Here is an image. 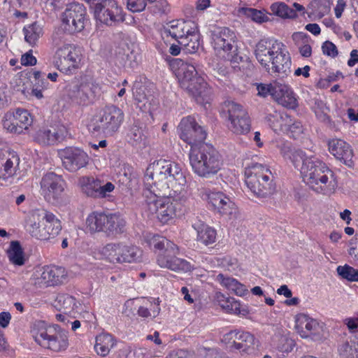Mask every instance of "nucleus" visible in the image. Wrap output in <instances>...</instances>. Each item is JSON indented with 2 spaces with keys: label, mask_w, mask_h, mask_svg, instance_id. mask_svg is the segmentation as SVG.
Instances as JSON below:
<instances>
[{
  "label": "nucleus",
  "mask_w": 358,
  "mask_h": 358,
  "mask_svg": "<svg viewBox=\"0 0 358 358\" xmlns=\"http://www.w3.org/2000/svg\"><path fill=\"white\" fill-rule=\"evenodd\" d=\"M338 350L342 358H358V342H343L339 345Z\"/></svg>",
  "instance_id": "obj_41"
},
{
  "label": "nucleus",
  "mask_w": 358,
  "mask_h": 358,
  "mask_svg": "<svg viewBox=\"0 0 358 358\" xmlns=\"http://www.w3.org/2000/svg\"><path fill=\"white\" fill-rule=\"evenodd\" d=\"M294 346L295 341L293 339L286 336H282L279 339L277 348L279 351L288 353L292 351Z\"/></svg>",
  "instance_id": "obj_47"
},
{
  "label": "nucleus",
  "mask_w": 358,
  "mask_h": 358,
  "mask_svg": "<svg viewBox=\"0 0 358 358\" xmlns=\"http://www.w3.org/2000/svg\"><path fill=\"white\" fill-rule=\"evenodd\" d=\"M178 43L187 48L190 52H195L199 46V34L197 26L195 27L194 33L188 34L182 41H178Z\"/></svg>",
  "instance_id": "obj_44"
},
{
  "label": "nucleus",
  "mask_w": 358,
  "mask_h": 358,
  "mask_svg": "<svg viewBox=\"0 0 358 358\" xmlns=\"http://www.w3.org/2000/svg\"><path fill=\"white\" fill-rule=\"evenodd\" d=\"M54 136H56L57 142L62 141L68 134V130L64 125L54 127Z\"/></svg>",
  "instance_id": "obj_57"
},
{
  "label": "nucleus",
  "mask_w": 358,
  "mask_h": 358,
  "mask_svg": "<svg viewBox=\"0 0 358 358\" xmlns=\"http://www.w3.org/2000/svg\"><path fill=\"white\" fill-rule=\"evenodd\" d=\"M322 52L329 57H335L338 55V50L335 44L329 41L323 43L322 45Z\"/></svg>",
  "instance_id": "obj_51"
},
{
  "label": "nucleus",
  "mask_w": 358,
  "mask_h": 358,
  "mask_svg": "<svg viewBox=\"0 0 358 358\" xmlns=\"http://www.w3.org/2000/svg\"><path fill=\"white\" fill-rule=\"evenodd\" d=\"M23 31L26 42L32 46L36 43L43 34L42 28L36 22L24 27Z\"/></svg>",
  "instance_id": "obj_39"
},
{
  "label": "nucleus",
  "mask_w": 358,
  "mask_h": 358,
  "mask_svg": "<svg viewBox=\"0 0 358 358\" xmlns=\"http://www.w3.org/2000/svg\"><path fill=\"white\" fill-rule=\"evenodd\" d=\"M222 113L228 119V127L232 132L244 134L250 131V119L241 105L234 101H226L222 106Z\"/></svg>",
  "instance_id": "obj_14"
},
{
  "label": "nucleus",
  "mask_w": 358,
  "mask_h": 358,
  "mask_svg": "<svg viewBox=\"0 0 358 358\" xmlns=\"http://www.w3.org/2000/svg\"><path fill=\"white\" fill-rule=\"evenodd\" d=\"M282 106L286 108L294 109L298 106L297 99L294 97L292 90L285 94L278 101Z\"/></svg>",
  "instance_id": "obj_48"
},
{
  "label": "nucleus",
  "mask_w": 358,
  "mask_h": 358,
  "mask_svg": "<svg viewBox=\"0 0 358 358\" xmlns=\"http://www.w3.org/2000/svg\"><path fill=\"white\" fill-rule=\"evenodd\" d=\"M338 275L343 279L350 282H358V269L345 264L338 266L336 268Z\"/></svg>",
  "instance_id": "obj_45"
},
{
  "label": "nucleus",
  "mask_w": 358,
  "mask_h": 358,
  "mask_svg": "<svg viewBox=\"0 0 358 358\" xmlns=\"http://www.w3.org/2000/svg\"><path fill=\"white\" fill-rule=\"evenodd\" d=\"M11 320V315L8 312L0 313V326L6 328L8 326Z\"/></svg>",
  "instance_id": "obj_59"
},
{
  "label": "nucleus",
  "mask_w": 358,
  "mask_h": 358,
  "mask_svg": "<svg viewBox=\"0 0 358 358\" xmlns=\"http://www.w3.org/2000/svg\"><path fill=\"white\" fill-rule=\"evenodd\" d=\"M245 184L251 192L259 198H266L275 192V183L269 168L259 163H252L245 170Z\"/></svg>",
  "instance_id": "obj_7"
},
{
  "label": "nucleus",
  "mask_w": 358,
  "mask_h": 358,
  "mask_svg": "<svg viewBox=\"0 0 358 358\" xmlns=\"http://www.w3.org/2000/svg\"><path fill=\"white\" fill-rule=\"evenodd\" d=\"M305 29L315 36L319 35L321 31L320 26L316 23L308 24Z\"/></svg>",
  "instance_id": "obj_63"
},
{
  "label": "nucleus",
  "mask_w": 358,
  "mask_h": 358,
  "mask_svg": "<svg viewBox=\"0 0 358 358\" xmlns=\"http://www.w3.org/2000/svg\"><path fill=\"white\" fill-rule=\"evenodd\" d=\"M208 203L214 210L221 216L231 219L236 216L237 208L231 199L221 192H211L208 194Z\"/></svg>",
  "instance_id": "obj_22"
},
{
  "label": "nucleus",
  "mask_w": 358,
  "mask_h": 358,
  "mask_svg": "<svg viewBox=\"0 0 358 358\" xmlns=\"http://www.w3.org/2000/svg\"><path fill=\"white\" fill-rule=\"evenodd\" d=\"M8 259L15 266H21L25 263L24 251L18 241H12L7 250Z\"/></svg>",
  "instance_id": "obj_37"
},
{
  "label": "nucleus",
  "mask_w": 358,
  "mask_h": 358,
  "mask_svg": "<svg viewBox=\"0 0 358 358\" xmlns=\"http://www.w3.org/2000/svg\"><path fill=\"white\" fill-rule=\"evenodd\" d=\"M64 31V28L58 29L52 34V43L55 47H57V48L62 46L64 44H67L65 40Z\"/></svg>",
  "instance_id": "obj_50"
},
{
  "label": "nucleus",
  "mask_w": 358,
  "mask_h": 358,
  "mask_svg": "<svg viewBox=\"0 0 358 358\" xmlns=\"http://www.w3.org/2000/svg\"><path fill=\"white\" fill-rule=\"evenodd\" d=\"M65 182L61 176L53 172L44 175L41 181V188L45 199L48 202H56L62 198Z\"/></svg>",
  "instance_id": "obj_18"
},
{
  "label": "nucleus",
  "mask_w": 358,
  "mask_h": 358,
  "mask_svg": "<svg viewBox=\"0 0 358 358\" xmlns=\"http://www.w3.org/2000/svg\"><path fill=\"white\" fill-rule=\"evenodd\" d=\"M299 47V52L302 57H309L311 56L312 48L308 43L300 45Z\"/></svg>",
  "instance_id": "obj_58"
},
{
  "label": "nucleus",
  "mask_w": 358,
  "mask_h": 358,
  "mask_svg": "<svg viewBox=\"0 0 358 358\" xmlns=\"http://www.w3.org/2000/svg\"><path fill=\"white\" fill-rule=\"evenodd\" d=\"M128 143L136 147H144L146 145V136L144 129L137 124H134L127 134Z\"/></svg>",
  "instance_id": "obj_33"
},
{
  "label": "nucleus",
  "mask_w": 358,
  "mask_h": 358,
  "mask_svg": "<svg viewBox=\"0 0 358 358\" xmlns=\"http://www.w3.org/2000/svg\"><path fill=\"white\" fill-rule=\"evenodd\" d=\"M36 62L37 59L33 56L31 50L26 52L21 57V64L23 66H34Z\"/></svg>",
  "instance_id": "obj_56"
},
{
  "label": "nucleus",
  "mask_w": 358,
  "mask_h": 358,
  "mask_svg": "<svg viewBox=\"0 0 358 358\" xmlns=\"http://www.w3.org/2000/svg\"><path fill=\"white\" fill-rule=\"evenodd\" d=\"M289 129L293 134L294 138H297L303 131L301 122L296 120L289 124Z\"/></svg>",
  "instance_id": "obj_55"
},
{
  "label": "nucleus",
  "mask_w": 358,
  "mask_h": 358,
  "mask_svg": "<svg viewBox=\"0 0 358 358\" xmlns=\"http://www.w3.org/2000/svg\"><path fill=\"white\" fill-rule=\"evenodd\" d=\"M116 345V340L110 334L102 333L96 336L94 349L99 355H108L112 348Z\"/></svg>",
  "instance_id": "obj_30"
},
{
  "label": "nucleus",
  "mask_w": 358,
  "mask_h": 358,
  "mask_svg": "<svg viewBox=\"0 0 358 358\" xmlns=\"http://www.w3.org/2000/svg\"><path fill=\"white\" fill-rule=\"evenodd\" d=\"M150 247L161 250L157 258V264L173 271H189L192 266L185 259L176 257L179 248L174 243L159 235H153L148 241Z\"/></svg>",
  "instance_id": "obj_6"
},
{
  "label": "nucleus",
  "mask_w": 358,
  "mask_h": 358,
  "mask_svg": "<svg viewBox=\"0 0 358 358\" xmlns=\"http://www.w3.org/2000/svg\"><path fill=\"white\" fill-rule=\"evenodd\" d=\"M19 164V157L16 155H12L10 157L6 159L3 164V169H0V178L6 180L12 177L15 173Z\"/></svg>",
  "instance_id": "obj_40"
},
{
  "label": "nucleus",
  "mask_w": 358,
  "mask_h": 358,
  "mask_svg": "<svg viewBox=\"0 0 358 358\" xmlns=\"http://www.w3.org/2000/svg\"><path fill=\"white\" fill-rule=\"evenodd\" d=\"M329 150L337 159L346 166H353V151L351 146L341 139H332L329 141Z\"/></svg>",
  "instance_id": "obj_24"
},
{
  "label": "nucleus",
  "mask_w": 358,
  "mask_h": 358,
  "mask_svg": "<svg viewBox=\"0 0 358 358\" xmlns=\"http://www.w3.org/2000/svg\"><path fill=\"white\" fill-rule=\"evenodd\" d=\"M196 26L195 22L191 20H173L164 24L160 31L163 38L171 36L178 41L194 33Z\"/></svg>",
  "instance_id": "obj_20"
},
{
  "label": "nucleus",
  "mask_w": 358,
  "mask_h": 358,
  "mask_svg": "<svg viewBox=\"0 0 358 358\" xmlns=\"http://www.w3.org/2000/svg\"><path fill=\"white\" fill-rule=\"evenodd\" d=\"M292 38L295 45L298 46L305 43H308L310 39L308 34L304 32H294L292 36Z\"/></svg>",
  "instance_id": "obj_54"
},
{
  "label": "nucleus",
  "mask_w": 358,
  "mask_h": 358,
  "mask_svg": "<svg viewBox=\"0 0 358 358\" xmlns=\"http://www.w3.org/2000/svg\"><path fill=\"white\" fill-rule=\"evenodd\" d=\"M33 118L28 110L17 108L13 113H8L4 116L3 127L13 133L21 134L32 124Z\"/></svg>",
  "instance_id": "obj_21"
},
{
  "label": "nucleus",
  "mask_w": 358,
  "mask_h": 358,
  "mask_svg": "<svg viewBox=\"0 0 358 358\" xmlns=\"http://www.w3.org/2000/svg\"><path fill=\"white\" fill-rule=\"evenodd\" d=\"M192 227L196 231L197 235L196 241L197 243L206 246L211 245L216 241V231L206 224L201 220L195 221L192 224Z\"/></svg>",
  "instance_id": "obj_27"
},
{
  "label": "nucleus",
  "mask_w": 358,
  "mask_h": 358,
  "mask_svg": "<svg viewBox=\"0 0 358 358\" xmlns=\"http://www.w3.org/2000/svg\"><path fill=\"white\" fill-rule=\"evenodd\" d=\"M95 14L97 20L109 26L115 25L125 20L122 8L118 6L115 1H109L106 6H97Z\"/></svg>",
  "instance_id": "obj_23"
},
{
  "label": "nucleus",
  "mask_w": 358,
  "mask_h": 358,
  "mask_svg": "<svg viewBox=\"0 0 358 358\" xmlns=\"http://www.w3.org/2000/svg\"><path fill=\"white\" fill-rule=\"evenodd\" d=\"M178 127L180 131V138L189 144L191 148L204 143L206 132L197 124L194 117L188 116L182 118Z\"/></svg>",
  "instance_id": "obj_17"
},
{
  "label": "nucleus",
  "mask_w": 358,
  "mask_h": 358,
  "mask_svg": "<svg viewBox=\"0 0 358 358\" xmlns=\"http://www.w3.org/2000/svg\"><path fill=\"white\" fill-rule=\"evenodd\" d=\"M189 159L193 171L203 178L215 175L222 164L218 151L207 143L192 146L189 150Z\"/></svg>",
  "instance_id": "obj_5"
},
{
  "label": "nucleus",
  "mask_w": 358,
  "mask_h": 358,
  "mask_svg": "<svg viewBox=\"0 0 358 358\" xmlns=\"http://www.w3.org/2000/svg\"><path fill=\"white\" fill-rule=\"evenodd\" d=\"M116 62L124 68L134 69L138 64L137 55L133 50L127 47L117 53Z\"/></svg>",
  "instance_id": "obj_36"
},
{
  "label": "nucleus",
  "mask_w": 358,
  "mask_h": 358,
  "mask_svg": "<svg viewBox=\"0 0 358 358\" xmlns=\"http://www.w3.org/2000/svg\"><path fill=\"white\" fill-rule=\"evenodd\" d=\"M271 12L282 18H294L296 17V10L289 8L285 3L277 2L271 6Z\"/></svg>",
  "instance_id": "obj_43"
},
{
  "label": "nucleus",
  "mask_w": 358,
  "mask_h": 358,
  "mask_svg": "<svg viewBox=\"0 0 358 358\" xmlns=\"http://www.w3.org/2000/svg\"><path fill=\"white\" fill-rule=\"evenodd\" d=\"M294 166L298 168L303 180L317 193L327 194L335 187L333 181V172L321 160L314 157H307L301 150H296L290 157Z\"/></svg>",
  "instance_id": "obj_2"
},
{
  "label": "nucleus",
  "mask_w": 358,
  "mask_h": 358,
  "mask_svg": "<svg viewBox=\"0 0 358 358\" xmlns=\"http://www.w3.org/2000/svg\"><path fill=\"white\" fill-rule=\"evenodd\" d=\"M250 13L252 18L254 21L258 22H262L264 21V19H263L264 15L261 11L257 10L254 8H250Z\"/></svg>",
  "instance_id": "obj_61"
},
{
  "label": "nucleus",
  "mask_w": 358,
  "mask_h": 358,
  "mask_svg": "<svg viewBox=\"0 0 358 358\" xmlns=\"http://www.w3.org/2000/svg\"><path fill=\"white\" fill-rule=\"evenodd\" d=\"M82 192L87 196L97 198L100 180L93 177L83 176L79 179Z\"/></svg>",
  "instance_id": "obj_35"
},
{
  "label": "nucleus",
  "mask_w": 358,
  "mask_h": 358,
  "mask_svg": "<svg viewBox=\"0 0 358 358\" xmlns=\"http://www.w3.org/2000/svg\"><path fill=\"white\" fill-rule=\"evenodd\" d=\"M216 279L222 286L225 287L237 296H243L248 293L245 285L234 278L225 276L222 273H220L217 275Z\"/></svg>",
  "instance_id": "obj_32"
},
{
  "label": "nucleus",
  "mask_w": 358,
  "mask_h": 358,
  "mask_svg": "<svg viewBox=\"0 0 358 358\" xmlns=\"http://www.w3.org/2000/svg\"><path fill=\"white\" fill-rule=\"evenodd\" d=\"M173 65L178 66L176 75L180 87L192 96L198 103H207L211 90L205 80L197 76L194 65L180 59H176Z\"/></svg>",
  "instance_id": "obj_4"
},
{
  "label": "nucleus",
  "mask_w": 358,
  "mask_h": 358,
  "mask_svg": "<svg viewBox=\"0 0 358 358\" xmlns=\"http://www.w3.org/2000/svg\"><path fill=\"white\" fill-rule=\"evenodd\" d=\"M66 273L62 267L47 266L41 274V278L49 286H54L62 283L65 279Z\"/></svg>",
  "instance_id": "obj_29"
},
{
  "label": "nucleus",
  "mask_w": 358,
  "mask_h": 358,
  "mask_svg": "<svg viewBox=\"0 0 358 358\" xmlns=\"http://www.w3.org/2000/svg\"><path fill=\"white\" fill-rule=\"evenodd\" d=\"M345 324L352 332L358 331V317L356 318H348L345 320Z\"/></svg>",
  "instance_id": "obj_60"
},
{
  "label": "nucleus",
  "mask_w": 358,
  "mask_h": 358,
  "mask_svg": "<svg viewBox=\"0 0 358 358\" xmlns=\"http://www.w3.org/2000/svg\"><path fill=\"white\" fill-rule=\"evenodd\" d=\"M282 43L273 39H262L257 45L255 55L258 62L268 73L284 78L290 72L291 57Z\"/></svg>",
  "instance_id": "obj_3"
},
{
  "label": "nucleus",
  "mask_w": 358,
  "mask_h": 358,
  "mask_svg": "<svg viewBox=\"0 0 358 358\" xmlns=\"http://www.w3.org/2000/svg\"><path fill=\"white\" fill-rule=\"evenodd\" d=\"M87 10L83 4L71 3L63 13V26L65 32L72 34L85 28Z\"/></svg>",
  "instance_id": "obj_15"
},
{
  "label": "nucleus",
  "mask_w": 358,
  "mask_h": 358,
  "mask_svg": "<svg viewBox=\"0 0 358 358\" xmlns=\"http://www.w3.org/2000/svg\"><path fill=\"white\" fill-rule=\"evenodd\" d=\"M271 87L273 90L272 96L278 101L282 98L285 94H287V93L291 90L288 85L277 81L273 82Z\"/></svg>",
  "instance_id": "obj_46"
},
{
  "label": "nucleus",
  "mask_w": 358,
  "mask_h": 358,
  "mask_svg": "<svg viewBox=\"0 0 358 358\" xmlns=\"http://www.w3.org/2000/svg\"><path fill=\"white\" fill-rule=\"evenodd\" d=\"M124 116V113L118 107L107 106L91 120L88 125L89 131L93 134L113 136L118 131Z\"/></svg>",
  "instance_id": "obj_10"
},
{
  "label": "nucleus",
  "mask_w": 358,
  "mask_h": 358,
  "mask_svg": "<svg viewBox=\"0 0 358 358\" xmlns=\"http://www.w3.org/2000/svg\"><path fill=\"white\" fill-rule=\"evenodd\" d=\"M101 254L113 264L133 263L140 260L142 251L136 246L120 242L106 245Z\"/></svg>",
  "instance_id": "obj_13"
},
{
  "label": "nucleus",
  "mask_w": 358,
  "mask_h": 358,
  "mask_svg": "<svg viewBox=\"0 0 358 358\" xmlns=\"http://www.w3.org/2000/svg\"><path fill=\"white\" fill-rule=\"evenodd\" d=\"M295 327L301 337L307 338L310 335H320L323 325L307 315L299 314L296 318Z\"/></svg>",
  "instance_id": "obj_25"
},
{
  "label": "nucleus",
  "mask_w": 358,
  "mask_h": 358,
  "mask_svg": "<svg viewBox=\"0 0 358 358\" xmlns=\"http://www.w3.org/2000/svg\"><path fill=\"white\" fill-rule=\"evenodd\" d=\"M272 86V83L270 84H257V95L266 97L268 94L272 96V89L271 87Z\"/></svg>",
  "instance_id": "obj_53"
},
{
  "label": "nucleus",
  "mask_w": 358,
  "mask_h": 358,
  "mask_svg": "<svg viewBox=\"0 0 358 358\" xmlns=\"http://www.w3.org/2000/svg\"><path fill=\"white\" fill-rule=\"evenodd\" d=\"M31 334L36 343L45 349L59 352L69 346L67 332L58 325L47 327L43 321H37L32 327Z\"/></svg>",
  "instance_id": "obj_8"
},
{
  "label": "nucleus",
  "mask_w": 358,
  "mask_h": 358,
  "mask_svg": "<svg viewBox=\"0 0 358 358\" xmlns=\"http://www.w3.org/2000/svg\"><path fill=\"white\" fill-rule=\"evenodd\" d=\"M106 214L101 212H92L86 220L87 227L92 233L104 232Z\"/></svg>",
  "instance_id": "obj_34"
},
{
  "label": "nucleus",
  "mask_w": 358,
  "mask_h": 358,
  "mask_svg": "<svg viewBox=\"0 0 358 358\" xmlns=\"http://www.w3.org/2000/svg\"><path fill=\"white\" fill-rule=\"evenodd\" d=\"M28 231L39 240H48L57 236L62 230L61 221L51 212L37 209L31 213Z\"/></svg>",
  "instance_id": "obj_9"
},
{
  "label": "nucleus",
  "mask_w": 358,
  "mask_h": 358,
  "mask_svg": "<svg viewBox=\"0 0 358 358\" xmlns=\"http://www.w3.org/2000/svg\"><path fill=\"white\" fill-rule=\"evenodd\" d=\"M145 6V0H127V8L133 13L143 11Z\"/></svg>",
  "instance_id": "obj_49"
},
{
  "label": "nucleus",
  "mask_w": 358,
  "mask_h": 358,
  "mask_svg": "<svg viewBox=\"0 0 358 358\" xmlns=\"http://www.w3.org/2000/svg\"><path fill=\"white\" fill-rule=\"evenodd\" d=\"M63 166L70 172H76L87 166L89 156L83 150L67 147L59 151Z\"/></svg>",
  "instance_id": "obj_19"
},
{
  "label": "nucleus",
  "mask_w": 358,
  "mask_h": 358,
  "mask_svg": "<svg viewBox=\"0 0 358 358\" xmlns=\"http://www.w3.org/2000/svg\"><path fill=\"white\" fill-rule=\"evenodd\" d=\"M187 181L180 166L166 159L151 163L144 176L145 208L163 224L183 213L187 202L182 189Z\"/></svg>",
  "instance_id": "obj_1"
},
{
  "label": "nucleus",
  "mask_w": 358,
  "mask_h": 358,
  "mask_svg": "<svg viewBox=\"0 0 358 358\" xmlns=\"http://www.w3.org/2000/svg\"><path fill=\"white\" fill-rule=\"evenodd\" d=\"M211 44L216 55L233 64L237 62L236 36L233 31L227 27L215 28L211 31ZM238 59L242 60L241 57Z\"/></svg>",
  "instance_id": "obj_11"
},
{
  "label": "nucleus",
  "mask_w": 358,
  "mask_h": 358,
  "mask_svg": "<svg viewBox=\"0 0 358 358\" xmlns=\"http://www.w3.org/2000/svg\"><path fill=\"white\" fill-rule=\"evenodd\" d=\"M104 233L108 236H114L124 232L126 222L117 213L106 214Z\"/></svg>",
  "instance_id": "obj_28"
},
{
  "label": "nucleus",
  "mask_w": 358,
  "mask_h": 358,
  "mask_svg": "<svg viewBox=\"0 0 358 358\" xmlns=\"http://www.w3.org/2000/svg\"><path fill=\"white\" fill-rule=\"evenodd\" d=\"M114 189L115 185L112 182H108L106 184L102 185L100 181V188H99L97 198H106L109 196V194L112 192Z\"/></svg>",
  "instance_id": "obj_52"
},
{
  "label": "nucleus",
  "mask_w": 358,
  "mask_h": 358,
  "mask_svg": "<svg viewBox=\"0 0 358 358\" xmlns=\"http://www.w3.org/2000/svg\"><path fill=\"white\" fill-rule=\"evenodd\" d=\"M33 76L34 83L33 84L31 94L38 99H41L45 96L44 93L48 91L52 85L48 81L45 74L40 71H34Z\"/></svg>",
  "instance_id": "obj_31"
},
{
  "label": "nucleus",
  "mask_w": 358,
  "mask_h": 358,
  "mask_svg": "<svg viewBox=\"0 0 358 358\" xmlns=\"http://www.w3.org/2000/svg\"><path fill=\"white\" fill-rule=\"evenodd\" d=\"M80 60L79 50L71 44H64L57 49L53 63L58 70L69 73L78 68Z\"/></svg>",
  "instance_id": "obj_16"
},
{
  "label": "nucleus",
  "mask_w": 358,
  "mask_h": 358,
  "mask_svg": "<svg viewBox=\"0 0 358 358\" xmlns=\"http://www.w3.org/2000/svg\"><path fill=\"white\" fill-rule=\"evenodd\" d=\"M221 341L230 352H238L241 355L255 354L258 345V341L253 334L238 329L224 334Z\"/></svg>",
  "instance_id": "obj_12"
},
{
  "label": "nucleus",
  "mask_w": 358,
  "mask_h": 358,
  "mask_svg": "<svg viewBox=\"0 0 358 358\" xmlns=\"http://www.w3.org/2000/svg\"><path fill=\"white\" fill-rule=\"evenodd\" d=\"M208 356H210V358H229L224 352H220L216 349L210 350Z\"/></svg>",
  "instance_id": "obj_64"
},
{
  "label": "nucleus",
  "mask_w": 358,
  "mask_h": 358,
  "mask_svg": "<svg viewBox=\"0 0 358 358\" xmlns=\"http://www.w3.org/2000/svg\"><path fill=\"white\" fill-rule=\"evenodd\" d=\"M76 299L74 297L66 294H59L55 301V306L60 311H64L65 313L73 310L76 305Z\"/></svg>",
  "instance_id": "obj_42"
},
{
  "label": "nucleus",
  "mask_w": 358,
  "mask_h": 358,
  "mask_svg": "<svg viewBox=\"0 0 358 358\" xmlns=\"http://www.w3.org/2000/svg\"><path fill=\"white\" fill-rule=\"evenodd\" d=\"M155 8L159 13H164L169 10V3L165 0H160L155 4Z\"/></svg>",
  "instance_id": "obj_62"
},
{
  "label": "nucleus",
  "mask_w": 358,
  "mask_h": 358,
  "mask_svg": "<svg viewBox=\"0 0 358 358\" xmlns=\"http://www.w3.org/2000/svg\"><path fill=\"white\" fill-rule=\"evenodd\" d=\"M68 87L71 99L80 104H85L93 94L90 83L73 82L69 85Z\"/></svg>",
  "instance_id": "obj_26"
},
{
  "label": "nucleus",
  "mask_w": 358,
  "mask_h": 358,
  "mask_svg": "<svg viewBox=\"0 0 358 358\" xmlns=\"http://www.w3.org/2000/svg\"><path fill=\"white\" fill-rule=\"evenodd\" d=\"M54 127L42 128L36 131L34 140L41 145H54L57 143L56 136H54Z\"/></svg>",
  "instance_id": "obj_38"
}]
</instances>
